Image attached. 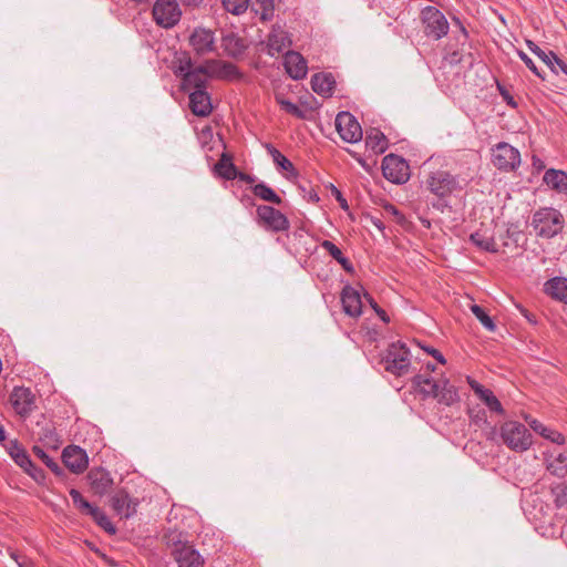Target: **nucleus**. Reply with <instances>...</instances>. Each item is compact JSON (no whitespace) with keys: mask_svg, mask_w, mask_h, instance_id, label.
Instances as JSON below:
<instances>
[{"mask_svg":"<svg viewBox=\"0 0 567 567\" xmlns=\"http://www.w3.org/2000/svg\"><path fill=\"white\" fill-rule=\"evenodd\" d=\"M429 185L431 192L444 200L456 188L457 181L447 172H436L431 176Z\"/></svg>","mask_w":567,"mask_h":567,"instance_id":"obj_16","label":"nucleus"},{"mask_svg":"<svg viewBox=\"0 0 567 567\" xmlns=\"http://www.w3.org/2000/svg\"><path fill=\"white\" fill-rule=\"evenodd\" d=\"M427 385H431L430 391H427V396H433L440 404L451 406L460 401L456 386L453 385L447 379L433 382L427 379Z\"/></svg>","mask_w":567,"mask_h":567,"instance_id":"obj_11","label":"nucleus"},{"mask_svg":"<svg viewBox=\"0 0 567 567\" xmlns=\"http://www.w3.org/2000/svg\"><path fill=\"white\" fill-rule=\"evenodd\" d=\"M174 74L181 78V89L184 92H192L195 90H204L207 85V78L205 70L200 65L194 66L190 56L187 53H182L177 56L173 68Z\"/></svg>","mask_w":567,"mask_h":567,"instance_id":"obj_1","label":"nucleus"},{"mask_svg":"<svg viewBox=\"0 0 567 567\" xmlns=\"http://www.w3.org/2000/svg\"><path fill=\"white\" fill-rule=\"evenodd\" d=\"M69 494L72 498L74 506L79 509L81 514L87 515V513L93 508L94 505L89 503L78 489L71 488Z\"/></svg>","mask_w":567,"mask_h":567,"instance_id":"obj_44","label":"nucleus"},{"mask_svg":"<svg viewBox=\"0 0 567 567\" xmlns=\"http://www.w3.org/2000/svg\"><path fill=\"white\" fill-rule=\"evenodd\" d=\"M237 177H238L240 181H245V182H247V183H251V182L254 181V179H252V177H250V176H249V175H247V174L240 173V172H238Z\"/></svg>","mask_w":567,"mask_h":567,"instance_id":"obj_63","label":"nucleus"},{"mask_svg":"<svg viewBox=\"0 0 567 567\" xmlns=\"http://www.w3.org/2000/svg\"><path fill=\"white\" fill-rule=\"evenodd\" d=\"M365 145L374 154H382L388 148V140L380 130L371 128L367 132Z\"/></svg>","mask_w":567,"mask_h":567,"instance_id":"obj_31","label":"nucleus"},{"mask_svg":"<svg viewBox=\"0 0 567 567\" xmlns=\"http://www.w3.org/2000/svg\"><path fill=\"white\" fill-rule=\"evenodd\" d=\"M544 183L550 188L567 195V174L559 169H547L543 177Z\"/></svg>","mask_w":567,"mask_h":567,"instance_id":"obj_29","label":"nucleus"},{"mask_svg":"<svg viewBox=\"0 0 567 567\" xmlns=\"http://www.w3.org/2000/svg\"><path fill=\"white\" fill-rule=\"evenodd\" d=\"M526 225L533 228L536 236L549 239L563 230L565 219L564 215H533L530 221L526 220Z\"/></svg>","mask_w":567,"mask_h":567,"instance_id":"obj_5","label":"nucleus"},{"mask_svg":"<svg viewBox=\"0 0 567 567\" xmlns=\"http://www.w3.org/2000/svg\"><path fill=\"white\" fill-rule=\"evenodd\" d=\"M493 165L503 172H513L520 165V153L508 143L499 142L492 150Z\"/></svg>","mask_w":567,"mask_h":567,"instance_id":"obj_6","label":"nucleus"},{"mask_svg":"<svg viewBox=\"0 0 567 567\" xmlns=\"http://www.w3.org/2000/svg\"><path fill=\"white\" fill-rule=\"evenodd\" d=\"M221 48L228 56L238 58L244 54L247 45L244 39L229 32L221 38Z\"/></svg>","mask_w":567,"mask_h":567,"instance_id":"obj_26","label":"nucleus"},{"mask_svg":"<svg viewBox=\"0 0 567 567\" xmlns=\"http://www.w3.org/2000/svg\"><path fill=\"white\" fill-rule=\"evenodd\" d=\"M62 462L74 474L83 473L89 465L86 452L76 445H69L62 452Z\"/></svg>","mask_w":567,"mask_h":567,"instance_id":"obj_13","label":"nucleus"},{"mask_svg":"<svg viewBox=\"0 0 567 567\" xmlns=\"http://www.w3.org/2000/svg\"><path fill=\"white\" fill-rule=\"evenodd\" d=\"M367 219H369L382 234H384L385 225L383 220L374 215H364Z\"/></svg>","mask_w":567,"mask_h":567,"instance_id":"obj_58","label":"nucleus"},{"mask_svg":"<svg viewBox=\"0 0 567 567\" xmlns=\"http://www.w3.org/2000/svg\"><path fill=\"white\" fill-rule=\"evenodd\" d=\"M86 478L93 493L100 496L106 494L113 484L111 474L101 467L92 468Z\"/></svg>","mask_w":567,"mask_h":567,"instance_id":"obj_23","label":"nucleus"},{"mask_svg":"<svg viewBox=\"0 0 567 567\" xmlns=\"http://www.w3.org/2000/svg\"><path fill=\"white\" fill-rule=\"evenodd\" d=\"M551 72H554L555 74H558L559 71L564 74L567 75V62H565L564 60H561L557 54H556V59L553 60V69H550Z\"/></svg>","mask_w":567,"mask_h":567,"instance_id":"obj_53","label":"nucleus"},{"mask_svg":"<svg viewBox=\"0 0 567 567\" xmlns=\"http://www.w3.org/2000/svg\"><path fill=\"white\" fill-rule=\"evenodd\" d=\"M3 447L13 462L37 483L42 484L45 481V472L34 465L27 450L17 439L3 444Z\"/></svg>","mask_w":567,"mask_h":567,"instance_id":"obj_3","label":"nucleus"},{"mask_svg":"<svg viewBox=\"0 0 567 567\" xmlns=\"http://www.w3.org/2000/svg\"><path fill=\"white\" fill-rule=\"evenodd\" d=\"M291 44L292 40L288 31L280 25H275L267 40L268 53L274 56L289 48Z\"/></svg>","mask_w":567,"mask_h":567,"instance_id":"obj_22","label":"nucleus"},{"mask_svg":"<svg viewBox=\"0 0 567 567\" xmlns=\"http://www.w3.org/2000/svg\"><path fill=\"white\" fill-rule=\"evenodd\" d=\"M547 470L558 477L567 475V455L560 453L547 465Z\"/></svg>","mask_w":567,"mask_h":567,"instance_id":"obj_39","label":"nucleus"},{"mask_svg":"<svg viewBox=\"0 0 567 567\" xmlns=\"http://www.w3.org/2000/svg\"><path fill=\"white\" fill-rule=\"evenodd\" d=\"M544 292L553 299L567 305V278L554 277L544 284Z\"/></svg>","mask_w":567,"mask_h":567,"instance_id":"obj_25","label":"nucleus"},{"mask_svg":"<svg viewBox=\"0 0 567 567\" xmlns=\"http://www.w3.org/2000/svg\"><path fill=\"white\" fill-rule=\"evenodd\" d=\"M525 421L529 424L533 431L538 433L544 439L559 445L565 444V436L560 432L545 426L542 422L530 416H525Z\"/></svg>","mask_w":567,"mask_h":567,"instance_id":"obj_28","label":"nucleus"},{"mask_svg":"<svg viewBox=\"0 0 567 567\" xmlns=\"http://www.w3.org/2000/svg\"><path fill=\"white\" fill-rule=\"evenodd\" d=\"M87 516H91L96 525L104 529L107 534H116V527L112 524L106 514L97 506H93V508L87 513Z\"/></svg>","mask_w":567,"mask_h":567,"instance_id":"obj_36","label":"nucleus"},{"mask_svg":"<svg viewBox=\"0 0 567 567\" xmlns=\"http://www.w3.org/2000/svg\"><path fill=\"white\" fill-rule=\"evenodd\" d=\"M187 93L189 97V109L194 115L206 117L212 113V99L206 89L195 90Z\"/></svg>","mask_w":567,"mask_h":567,"instance_id":"obj_21","label":"nucleus"},{"mask_svg":"<svg viewBox=\"0 0 567 567\" xmlns=\"http://www.w3.org/2000/svg\"><path fill=\"white\" fill-rule=\"evenodd\" d=\"M341 303L346 315L358 318L362 313V300L360 292L350 285L343 287L341 291Z\"/></svg>","mask_w":567,"mask_h":567,"instance_id":"obj_19","label":"nucleus"},{"mask_svg":"<svg viewBox=\"0 0 567 567\" xmlns=\"http://www.w3.org/2000/svg\"><path fill=\"white\" fill-rule=\"evenodd\" d=\"M276 101L284 111L293 115L295 117L300 120L306 117L305 111H302L297 104L286 100L282 95H276Z\"/></svg>","mask_w":567,"mask_h":567,"instance_id":"obj_43","label":"nucleus"},{"mask_svg":"<svg viewBox=\"0 0 567 567\" xmlns=\"http://www.w3.org/2000/svg\"><path fill=\"white\" fill-rule=\"evenodd\" d=\"M381 363L385 371L394 375H402L411 363L410 350L405 343L393 342L383 354Z\"/></svg>","mask_w":567,"mask_h":567,"instance_id":"obj_4","label":"nucleus"},{"mask_svg":"<svg viewBox=\"0 0 567 567\" xmlns=\"http://www.w3.org/2000/svg\"><path fill=\"white\" fill-rule=\"evenodd\" d=\"M110 502L114 512L126 519L136 514L140 504L138 499L132 497L125 488L116 489Z\"/></svg>","mask_w":567,"mask_h":567,"instance_id":"obj_12","label":"nucleus"},{"mask_svg":"<svg viewBox=\"0 0 567 567\" xmlns=\"http://www.w3.org/2000/svg\"><path fill=\"white\" fill-rule=\"evenodd\" d=\"M257 225L266 230H287L289 221L287 215H257Z\"/></svg>","mask_w":567,"mask_h":567,"instance_id":"obj_27","label":"nucleus"},{"mask_svg":"<svg viewBox=\"0 0 567 567\" xmlns=\"http://www.w3.org/2000/svg\"><path fill=\"white\" fill-rule=\"evenodd\" d=\"M404 401L411 406L412 410H416L419 414L421 411L419 408L423 405L425 401V377L416 374L413 377L411 388L404 393Z\"/></svg>","mask_w":567,"mask_h":567,"instance_id":"obj_18","label":"nucleus"},{"mask_svg":"<svg viewBox=\"0 0 567 567\" xmlns=\"http://www.w3.org/2000/svg\"><path fill=\"white\" fill-rule=\"evenodd\" d=\"M480 400H482L486 406L498 414H504V409L499 400L494 395L493 391L489 389H484V393L477 395Z\"/></svg>","mask_w":567,"mask_h":567,"instance_id":"obj_40","label":"nucleus"},{"mask_svg":"<svg viewBox=\"0 0 567 567\" xmlns=\"http://www.w3.org/2000/svg\"><path fill=\"white\" fill-rule=\"evenodd\" d=\"M517 308L519 309L520 313L533 324L537 323V320H536V317L535 315L530 313L527 309H525L524 307L522 306H517Z\"/></svg>","mask_w":567,"mask_h":567,"instance_id":"obj_60","label":"nucleus"},{"mask_svg":"<svg viewBox=\"0 0 567 567\" xmlns=\"http://www.w3.org/2000/svg\"><path fill=\"white\" fill-rule=\"evenodd\" d=\"M251 11L259 16L262 21L271 20L274 17V0H249Z\"/></svg>","mask_w":567,"mask_h":567,"instance_id":"obj_34","label":"nucleus"},{"mask_svg":"<svg viewBox=\"0 0 567 567\" xmlns=\"http://www.w3.org/2000/svg\"><path fill=\"white\" fill-rule=\"evenodd\" d=\"M189 44L199 55L213 52L215 50L214 33L208 29L196 28L189 38Z\"/></svg>","mask_w":567,"mask_h":567,"instance_id":"obj_20","label":"nucleus"},{"mask_svg":"<svg viewBox=\"0 0 567 567\" xmlns=\"http://www.w3.org/2000/svg\"><path fill=\"white\" fill-rule=\"evenodd\" d=\"M330 195L339 203L340 208L343 210L349 209V205L347 199L343 197L342 193L333 185L329 187Z\"/></svg>","mask_w":567,"mask_h":567,"instance_id":"obj_51","label":"nucleus"},{"mask_svg":"<svg viewBox=\"0 0 567 567\" xmlns=\"http://www.w3.org/2000/svg\"><path fill=\"white\" fill-rule=\"evenodd\" d=\"M518 56L525 63V65L539 79L544 80L545 76L540 73L535 62L523 51L518 52Z\"/></svg>","mask_w":567,"mask_h":567,"instance_id":"obj_50","label":"nucleus"},{"mask_svg":"<svg viewBox=\"0 0 567 567\" xmlns=\"http://www.w3.org/2000/svg\"><path fill=\"white\" fill-rule=\"evenodd\" d=\"M215 172L226 181H233L237 178L238 175V169L228 153L221 154L220 158L215 164Z\"/></svg>","mask_w":567,"mask_h":567,"instance_id":"obj_30","label":"nucleus"},{"mask_svg":"<svg viewBox=\"0 0 567 567\" xmlns=\"http://www.w3.org/2000/svg\"><path fill=\"white\" fill-rule=\"evenodd\" d=\"M256 197L272 204H280L281 198L265 183H259L252 187Z\"/></svg>","mask_w":567,"mask_h":567,"instance_id":"obj_37","label":"nucleus"},{"mask_svg":"<svg viewBox=\"0 0 567 567\" xmlns=\"http://www.w3.org/2000/svg\"><path fill=\"white\" fill-rule=\"evenodd\" d=\"M461 61V56H460V53L458 52H453L450 56V62L451 63H457Z\"/></svg>","mask_w":567,"mask_h":567,"instance_id":"obj_64","label":"nucleus"},{"mask_svg":"<svg viewBox=\"0 0 567 567\" xmlns=\"http://www.w3.org/2000/svg\"><path fill=\"white\" fill-rule=\"evenodd\" d=\"M19 567H35L34 564L31 560H28L27 558L21 559V561H18Z\"/></svg>","mask_w":567,"mask_h":567,"instance_id":"obj_62","label":"nucleus"},{"mask_svg":"<svg viewBox=\"0 0 567 567\" xmlns=\"http://www.w3.org/2000/svg\"><path fill=\"white\" fill-rule=\"evenodd\" d=\"M471 309L476 319L483 324L485 329H487L491 332H494L496 330V324L494 320L485 312V310L481 306L473 305Z\"/></svg>","mask_w":567,"mask_h":567,"instance_id":"obj_42","label":"nucleus"},{"mask_svg":"<svg viewBox=\"0 0 567 567\" xmlns=\"http://www.w3.org/2000/svg\"><path fill=\"white\" fill-rule=\"evenodd\" d=\"M284 66L293 80H302L308 73L306 59L297 51H287L284 55Z\"/></svg>","mask_w":567,"mask_h":567,"instance_id":"obj_17","label":"nucleus"},{"mask_svg":"<svg viewBox=\"0 0 567 567\" xmlns=\"http://www.w3.org/2000/svg\"><path fill=\"white\" fill-rule=\"evenodd\" d=\"M172 554L178 567H204L199 551L186 543L178 542Z\"/></svg>","mask_w":567,"mask_h":567,"instance_id":"obj_15","label":"nucleus"},{"mask_svg":"<svg viewBox=\"0 0 567 567\" xmlns=\"http://www.w3.org/2000/svg\"><path fill=\"white\" fill-rule=\"evenodd\" d=\"M382 173L388 181L403 184L410 177V166L404 158L389 154L382 161Z\"/></svg>","mask_w":567,"mask_h":567,"instance_id":"obj_7","label":"nucleus"},{"mask_svg":"<svg viewBox=\"0 0 567 567\" xmlns=\"http://www.w3.org/2000/svg\"><path fill=\"white\" fill-rule=\"evenodd\" d=\"M35 427L37 429L33 433L38 436V440L43 444V446L52 450H58L60 447L62 442L52 422L45 420L44 423L37 422Z\"/></svg>","mask_w":567,"mask_h":567,"instance_id":"obj_24","label":"nucleus"},{"mask_svg":"<svg viewBox=\"0 0 567 567\" xmlns=\"http://www.w3.org/2000/svg\"><path fill=\"white\" fill-rule=\"evenodd\" d=\"M334 80L331 74L318 73L311 79L312 90L320 95H330L334 89Z\"/></svg>","mask_w":567,"mask_h":567,"instance_id":"obj_32","label":"nucleus"},{"mask_svg":"<svg viewBox=\"0 0 567 567\" xmlns=\"http://www.w3.org/2000/svg\"><path fill=\"white\" fill-rule=\"evenodd\" d=\"M32 452L45 464L47 467L51 470L55 476L63 477L65 475L64 470L43 450V447L33 445Z\"/></svg>","mask_w":567,"mask_h":567,"instance_id":"obj_35","label":"nucleus"},{"mask_svg":"<svg viewBox=\"0 0 567 567\" xmlns=\"http://www.w3.org/2000/svg\"><path fill=\"white\" fill-rule=\"evenodd\" d=\"M265 148L267 150L268 154L272 157V161L277 166H279L281 169L286 172L293 171V164L284 154H281L274 145L267 143L265 144Z\"/></svg>","mask_w":567,"mask_h":567,"instance_id":"obj_38","label":"nucleus"},{"mask_svg":"<svg viewBox=\"0 0 567 567\" xmlns=\"http://www.w3.org/2000/svg\"><path fill=\"white\" fill-rule=\"evenodd\" d=\"M466 380H467V383L470 385V388L474 391V393L476 395H480L481 393H484V386L478 383L476 380H474L473 378L471 377H466Z\"/></svg>","mask_w":567,"mask_h":567,"instance_id":"obj_57","label":"nucleus"},{"mask_svg":"<svg viewBox=\"0 0 567 567\" xmlns=\"http://www.w3.org/2000/svg\"><path fill=\"white\" fill-rule=\"evenodd\" d=\"M336 261H338L347 272L352 274L354 271L352 262L343 255Z\"/></svg>","mask_w":567,"mask_h":567,"instance_id":"obj_59","label":"nucleus"},{"mask_svg":"<svg viewBox=\"0 0 567 567\" xmlns=\"http://www.w3.org/2000/svg\"><path fill=\"white\" fill-rule=\"evenodd\" d=\"M551 494L556 507L567 509V485L560 483L553 486Z\"/></svg>","mask_w":567,"mask_h":567,"instance_id":"obj_46","label":"nucleus"},{"mask_svg":"<svg viewBox=\"0 0 567 567\" xmlns=\"http://www.w3.org/2000/svg\"><path fill=\"white\" fill-rule=\"evenodd\" d=\"M501 437L504 444L515 452H525L533 444L529 430L517 421L505 422L501 426Z\"/></svg>","mask_w":567,"mask_h":567,"instance_id":"obj_2","label":"nucleus"},{"mask_svg":"<svg viewBox=\"0 0 567 567\" xmlns=\"http://www.w3.org/2000/svg\"><path fill=\"white\" fill-rule=\"evenodd\" d=\"M336 128L340 137L347 143H357L362 138L361 125L350 112L338 113Z\"/></svg>","mask_w":567,"mask_h":567,"instance_id":"obj_9","label":"nucleus"},{"mask_svg":"<svg viewBox=\"0 0 567 567\" xmlns=\"http://www.w3.org/2000/svg\"><path fill=\"white\" fill-rule=\"evenodd\" d=\"M321 246L323 249H326L329 252V255L334 260H337L338 258H340L343 255L341 249L330 240H323Z\"/></svg>","mask_w":567,"mask_h":567,"instance_id":"obj_52","label":"nucleus"},{"mask_svg":"<svg viewBox=\"0 0 567 567\" xmlns=\"http://www.w3.org/2000/svg\"><path fill=\"white\" fill-rule=\"evenodd\" d=\"M528 49L538 56L549 69H553V60L556 59V53L554 51H545L539 48L535 42L528 40L527 41Z\"/></svg>","mask_w":567,"mask_h":567,"instance_id":"obj_41","label":"nucleus"},{"mask_svg":"<svg viewBox=\"0 0 567 567\" xmlns=\"http://www.w3.org/2000/svg\"><path fill=\"white\" fill-rule=\"evenodd\" d=\"M365 300L370 303L371 308L378 315V317L385 323L390 322V317L386 312L377 303V301L368 293H364Z\"/></svg>","mask_w":567,"mask_h":567,"instance_id":"obj_49","label":"nucleus"},{"mask_svg":"<svg viewBox=\"0 0 567 567\" xmlns=\"http://www.w3.org/2000/svg\"><path fill=\"white\" fill-rule=\"evenodd\" d=\"M223 7L229 13L239 16L249 7V0H221Z\"/></svg>","mask_w":567,"mask_h":567,"instance_id":"obj_45","label":"nucleus"},{"mask_svg":"<svg viewBox=\"0 0 567 567\" xmlns=\"http://www.w3.org/2000/svg\"><path fill=\"white\" fill-rule=\"evenodd\" d=\"M14 412L20 417H28L35 409V395L29 388L14 386L9 396Z\"/></svg>","mask_w":567,"mask_h":567,"instance_id":"obj_10","label":"nucleus"},{"mask_svg":"<svg viewBox=\"0 0 567 567\" xmlns=\"http://www.w3.org/2000/svg\"><path fill=\"white\" fill-rule=\"evenodd\" d=\"M507 237L514 241L515 245H517L519 238L522 237V230L518 229L517 226H509L506 229Z\"/></svg>","mask_w":567,"mask_h":567,"instance_id":"obj_55","label":"nucleus"},{"mask_svg":"<svg viewBox=\"0 0 567 567\" xmlns=\"http://www.w3.org/2000/svg\"><path fill=\"white\" fill-rule=\"evenodd\" d=\"M221 60H207L204 64H202V69L205 70V74L207 80L210 78H217L220 76V66Z\"/></svg>","mask_w":567,"mask_h":567,"instance_id":"obj_48","label":"nucleus"},{"mask_svg":"<svg viewBox=\"0 0 567 567\" xmlns=\"http://www.w3.org/2000/svg\"><path fill=\"white\" fill-rule=\"evenodd\" d=\"M307 198L308 200L310 202H318L319 200V196H318V193L311 188L308 194H307Z\"/></svg>","mask_w":567,"mask_h":567,"instance_id":"obj_61","label":"nucleus"},{"mask_svg":"<svg viewBox=\"0 0 567 567\" xmlns=\"http://www.w3.org/2000/svg\"><path fill=\"white\" fill-rule=\"evenodd\" d=\"M450 23L445 14L435 7L427 6V38L440 40L447 35Z\"/></svg>","mask_w":567,"mask_h":567,"instance_id":"obj_14","label":"nucleus"},{"mask_svg":"<svg viewBox=\"0 0 567 567\" xmlns=\"http://www.w3.org/2000/svg\"><path fill=\"white\" fill-rule=\"evenodd\" d=\"M470 241L478 249L486 252H497V246L493 236L487 235L481 230L474 231L470 235Z\"/></svg>","mask_w":567,"mask_h":567,"instance_id":"obj_33","label":"nucleus"},{"mask_svg":"<svg viewBox=\"0 0 567 567\" xmlns=\"http://www.w3.org/2000/svg\"><path fill=\"white\" fill-rule=\"evenodd\" d=\"M220 76L219 79H223V80H234V79H238L240 78V72L238 70V68L230 63V62H226V61H221V65H220Z\"/></svg>","mask_w":567,"mask_h":567,"instance_id":"obj_47","label":"nucleus"},{"mask_svg":"<svg viewBox=\"0 0 567 567\" xmlns=\"http://www.w3.org/2000/svg\"><path fill=\"white\" fill-rule=\"evenodd\" d=\"M497 89L504 99V101L507 103V105L512 107H517V103L515 102L514 97L511 95V93L499 83L497 84Z\"/></svg>","mask_w":567,"mask_h":567,"instance_id":"obj_54","label":"nucleus"},{"mask_svg":"<svg viewBox=\"0 0 567 567\" xmlns=\"http://www.w3.org/2000/svg\"><path fill=\"white\" fill-rule=\"evenodd\" d=\"M181 10L175 0H157L153 7V17L163 28H173L181 19Z\"/></svg>","mask_w":567,"mask_h":567,"instance_id":"obj_8","label":"nucleus"},{"mask_svg":"<svg viewBox=\"0 0 567 567\" xmlns=\"http://www.w3.org/2000/svg\"><path fill=\"white\" fill-rule=\"evenodd\" d=\"M427 355L433 357L441 364L446 363V360H445L444 355L442 354V352L433 347L427 346Z\"/></svg>","mask_w":567,"mask_h":567,"instance_id":"obj_56","label":"nucleus"}]
</instances>
